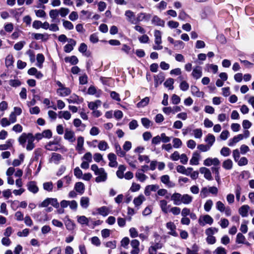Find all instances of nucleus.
Listing matches in <instances>:
<instances>
[{
  "instance_id": "29",
  "label": "nucleus",
  "mask_w": 254,
  "mask_h": 254,
  "mask_svg": "<svg viewBox=\"0 0 254 254\" xmlns=\"http://www.w3.org/2000/svg\"><path fill=\"white\" fill-rule=\"evenodd\" d=\"M191 91L193 95L198 97H203L204 94L203 92L200 91L198 88L196 86H191Z\"/></svg>"
},
{
  "instance_id": "37",
  "label": "nucleus",
  "mask_w": 254,
  "mask_h": 254,
  "mask_svg": "<svg viewBox=\"0 0 254 254\" xmlns=\"http://www.w3.org/2000/svg\"><path fill=\"white\" fill-rule=\"evenodd\" d=\"M101 104V102L100 100H96L95 102H90L88 103V108L94 111L97 109Z\"/></svg>"
},
{
  "instance_id": "12",
  "label": "nucleus",
  "mask_w": 254,
  "mask_h": 254,
  "mask_svg": "<svg viewBox=\"0 0 254 254\" xmlns=\"http://www.w3.org/2000/svg\"><path fill=\"white\" fill-rule=\"evenodd\" d=\"M202 72L201 67L199 66H196L193 68L191 75L193 78L196 79H198L202 76Z\"/></svg>"
},
{
  "instance_id": "56",
  "label": "nucleus",
  "mask_w": 254,
  "mask_h": 254,
  "mask_svg": "<svg viewBox=\"0 0 254 254\" xmlns=\"http://www.w3.org/2000/svg\"><path fill=\"white\" fill-rule=\"evenodd\" d=\"M231 150L227 147H223L220 150V154L224 157H227L230 155Z\"/></svg>"
},
{
  "instance_id": "52",
  "label": "nucleus",
  "mask_w": 254,
  "mask_h": 254,
  "mask_svg": "<svg viewBox=\"0 0 254 254\" xmlns=\"http://www.w3.org/2000/svg\"><path fill=\"white\" fill-rule=\"evenodd\" d=\"M246 240L245 237L241 233H239L236 237V242L238 244H244Z\"/></svg>"
},
{
  "instance_id": "18",
  "label": "nucleus",
  "mask_w": 254,
  "mask_h": 254,
  "mask_svg": "<svg viewBox=\"0 0 254 254\" xmlns=\"http://www.w3.org/2000/svg\"><path fill=\"white\" fill-rule=\"evenodd\" d=\"M63 159V157L61 154L57 153H53L50 159V162H53L56 164H58Z\"/></svg>"
},
{
  "instance_id": "59",
  "label": "nucleus",
  "mask_w": 254,
  "mask_h": 254,
  "mask_svg": "<svg viewBox=\"0 0 254 254\" xmlns=\"http://www.w3.org/2000/svg\"><path fill=\"white\" fill-rule=\"evenodd\" d=\"M218 232V229L214 227H211L205 230V234L207 236H212Z\"/></svg>"
},
{
  "instance_id": "13",
  "label": "nucleus",
  "mask_w": 254,
  "mask_h": 254,
  "mask_svg": "<svg viewBox=\"0 0 254 254\" xmlns=\"http://www.w3.org/2000/svg\"><path fill=\"white\" fill-rule=\"evenodd\" d=\"M161 181L162 183L165 184L169 188H173L175 185L174 183L170 180V177L167 175H163L160 178Z\"/></svg>"
},
{
  "instance_id": "9",
  "label": "nucleus",
  "mask_w": 254,
  "mask_h": 254,
  "mask_svg": "<svg viewBox=\"0 0 254 254\" xmlns=\"http://www.w3.org/2000/svg\"><path fill=\"white\" fill-rule=\"evenodd\" d=\"M199 172L201 174L204 175V177L207 180H212V176L210 170L204 167H201L199 169Z\"/></svg>"
},
{
  "instance_id": "15",
  "label": "nucleus",
  "mask_w": 254,
  "mask_h": 254,
  "mask_svg": "<svg viewBox=\"0 0 254 254\" xmlns=\"http://www.w3.org/2000/svg\"><path fill=\"white\" fill-rule=\"evenodd\" d=\"M182 196V195L179 193L175 192L173 193L171 196V199L173 201L174 204L176 205H181Z\"/></svg>"
},
{
  "instance_id": "10",
  "label": "nucleus",
  "mask_w": 254,
  "mask_h": 254,
  "mask_svg": "<svg viewBox=\"0 0 254 254\" xmlns=\"http://www.w3.org/2000/svg\"><path fill=\"white\" fill-rule=\"evenodd\" d=\"M108 158L109 160V165L111 167H116L118 166L117 161V156L113 153H110L108 155Z\"/></svg>"
},
{
  "instance_id": "28",
  "label": "nucleus",
  "mask_w": 254,
  "mask_h": 254,
  "mask_svg": "<svg viewBox=\"0 0 254 254\" xmlns=\"http://www.w3.org/2000/svg\"><path fill=\"white\" fill-rule=\"evenodd\" d=\"M71 114L67 111H62L59 112L58 117L60 119H64L69 120L71 118Z\"/></svg>"
},
{
  "instance_id": "5",
  "label": "nucleus",
  "mask_w": 254,
  "mask_h": 254,
  "mask_svg": "<svg viewBox=\"0 0 254 254\" xmlns=\"http://www.w3.org/2000/svg\"><path fill=\"white\" fill-rule=\"evenodd\" d=\"M220 163V161L217 158H207L203 161V164L206 166L211 165L217 166L219 165Z\"/></svg>"
},
{
  "instance_id": "61",
  "label": "nucleus",
  "mask_w": 254,
  "mask_h": 254,
  "mask_svg": "<svg viewBox=\"0 0 254 254\" xmlns=\"http://www.w3.org/2000/svg\"><path fill=\"white\" fill-rule=\"evenodd\" d=\"M46 149L49 150L57 151L58 149V147L56 146V144L53 142H50L46 145Z\"/></svg>"
},
{
  "instance_id": "21",
  "label": "nucleus",
  "mask_w": 254,
  "mask_h": 254,
  "mask_svg": "<svg viewBox=\"0 0 254 254\" xmlns=\"http://www.w3.org/2000/svg\"><path fill=\"white\" fill-rule=\"evenodd\" d=\"M135 176L138 181L142 183L144 182L148 178V177L143 172H141V170H137L135 173Z\"/></svg>"
},
{
  "instance_id": "24",
  "label": "nucleus",
  "mask_w": 254,
  "mask_h": 254,
  "mask_svg": "<svg viewBox=\"0 0 254 254\" xmlns=\"http://www.w3.org/2000/svg\"><path fill=\"white\" fill-rule=\"evenodd\" d=\"M57 93L61 96L65 97L71 93V90L69 88L66 87L59 88L57 89Z\"/></svg>"
},
{
  "instance_id": "35",
  "label": "nucleus",
  "mask_w": 254,
  "mask_h": 254,
  "mask_svg": "<svg viewBox=\"0 0 254 254\" xmlns=\"http://www.w3.org/2000/svg\"><path fill=\"white\" fill-rule=\"evenodd\" d=\"M192 197L190 195L188 194L182 195L181 204L184 203L185 204H188L192 201Z\"/></svg>"
},
{
  "instance_id": "31",
  "label": "nucleus",
  "mask_w": 254,
  "mask_h": 254,
  "mask_svg": "<svg viewBox=\"0 0 254 254\" xmlns=\"http://www.w3.org/2000/svg\"><path fill=\"white\" fill-rule=\"evenodd\" d=\"M91 220L90 218H88L85 216H78L77 217V222L82 225H86L87 226L89 225V222Z\"/></svg>"
},
{
  "instance_id": "7",
  "label": "nucleus",
  "mask_w": 254,
  "mask_h": 254,
  "mask_svg": "<svg viewBox=\"0 0 254 254\" xmlns=\"http://www.w3.org/2000/svg\"><path fill=\"white\" fill-rule=\"evenodd\" d=\"M159 204L163 213L167 214L169 212L171 205L168 204V202L166 200L163 199L160 200Z\"/></svg>"
},
{
  "instance_id": "45",
  "label": "nucleus",
  "mask_w": 254,
  "mask_h": 254,
  "mask_svg": "<svg viewBox=\"0 0 254 254\" xmlns=\"http://www.w3.org/2000/svg\"><path fill=\"white\" fill-rule=\"evenodd\" d=\"M174 80L173 78H169L167 79L164 82V85L166 87H167L170 90H173L174 89L173 84Z\"/></svg>"
},
{
  "instance_id": "8",
  "label": "nucleus",
  "mask_w": 254,
  "mask_h": 254,
  "mask_svg": "<svg viewBox=\"0 0 254 254\" xmlns=\"http://www.w3.org/2000/svg\"><path fill=\"white\" fill-rule=\"evenodd\" d=\"M28 190L33 193H36L39 191L37 183L35 181H30L27 185Z\"/></svg>"
},
{
  "instance_id": "51",
  "label": "nucleus",
  "mask_w": 254,
  "mask_h": 254,
  "mask_svg": "<svg viewBox=\"0 0 254 254\" xmlns=\"http://www.w3.org/2000/svg\"><path fill=\"white\" fill-rule=\"evenodd\" d=\"M59 12L57 9H52L49 12V15L51 18L52 19V21L54 22L55 19L59 16Z\"/></svg>"
},
{
  "instance_id": "26",
  "label": "nucleus",
  "mask_w": 254,
  "mask_h": 254,
  "mask_svg": "<svg viewBox=\"0 0 254 254\" xmlns=\"http://www.w3.org/2000/svg\"><path fill=\"white\" fill-rule=\"evenodd\" d=\"M152 23L157 26L164 27L165 21L160 18L158 16L155 15L152 19Z\"/></svg>"
},
{
  "instance_id": "32",
  "label": "nucleus",
  "mask_w": 254,
  "mask_h": 254,
  "mask_svg": "<svg viewBox=\"0 0 254 254\" xmlns=\"http://www.w3.org/2000/svg\"><path fill=\"white\" fill-rule=\"evenodd\" d=\"M80 204L81 206L84 209H86L89 205V198L87 196H82L80 198Z\"/></svg>"
},
{
  "instance_id": "23",
  "label": "nucleus",
  "mask_w": 254,
  "mask_h": 254,
  "mask_svg": "<svg viewBox=\"0 0 254 254\" xmlns=\"http://www.w3.org/2000/svg\"><path fill=\"white\" fill-rule=\"evenodd\" d=\"M250 208V206L248 205H244L239 208V212L243 217H246L248 216V213Z\"/></svg>"
},
{
  "instance_id": "64",
  "label": "nucleus",
  "mask_w": 254,
  "mask_h": 254,
  "mask_svg": "<svg viewBox=\"0 0 254 254\" xmlns=\"http://www.w3.org/2000/svg\"><path fill=\"white\" fill-rule=\"evenodd\" d=\"M173 147L175 148H178L182 146V142L180 139L175 138L173 140Z\"/></svg>"
},
{
  "instance_id": "6",
  "label": "nucleus",
  "mask_w": 254,
  "mask_h": 254,
  "mask_svg": "<svg viewBox=\"0 0 254 254\" xmlns=\"http://www.w3.org/2000/svg\"><path fill=\"white\" fill-rule=\"evenodd\" d=\"M64 138L69 142L73 143L75 140V133L73 131L66 128L65 130Z\"/></svg>"
},
{
  "instance_id": "1",
  "label": "nucleus",
  "mask_w": 254,
  "mask_h": 254,
  "mask_svg": "<svg viewBox=\"0 0 254 254\" xmlns=\"http://www.w3.org/2000/svg\"><path fill=\"white\" fill-rule=\"evenodd\" d=\"M91 169L94 172V174L97 177L95 178L96 182L99 183L104 182L107 179V173L103 168H99L96 164H93L91 166Z\"/></svg>"
},
{
  "instance_id": "38",
  "label": "nucleus",
  "mask_w": 254,
  "mask_h": 254,
  "mask_svg": "<svg viewBox=\"0 0 254 254\" xmlns=\"http://www.w3.org/2000/svg\"><path fill=\"white\" fill-rule=\"evenodd\" d=\"M115 151L117 154L121 157H125L126 156V152L124 150H122L120 145L118 143L115 144Z\"/></svg>"
},
{
  "instance_id": "43",
  "label": "nucleus",
  "mask_w": 254,
  "mask_h": 254,
  "mask_svg": "<svg viewBox=\"0 0 254 254\" xmlns=\"http://www.w3.org/2000/svg\"><path fill=\"white\" fill-rule=\"evenodd\" d=\"M97 211L100 215L103 216H106L109 213V209L106 206H102L98 208Z\"/></svg>"
},
{
  "instance_id": "33",
  "label": "nucleus",
  "mask_w": 254,
  "mask_h": 254,
  "mask_svg": "<svg viewBox=\"0 0 254 254\" xmlns=\"http://www.w3.org/2000/svg\"><path fill=\"white\" fill-rule=\"evenodd\" d=\"M37 64L36 65L40 68H41L43 66V63L45 61V58L42 54H38L36 57Z\"/></svg>"
},
{
  "instance_id": "27",
  "label": "nucleus",
  "mask_w": 254,
  "mask_h": 254,
  "mask_svg": "<svg viewBox=\"0 0 254 254\" xmlns=\"http://www.w3.org/2000/svg\"><path fill=\"white\" fill-rule=\"evenodd\" d=\"M14 58L11 54L8 55L5 60V65L7 67H11L14 63Z\"/></svg>"
},
{
  "instance_id": "60",
  "label": "nucleus",
  "mask_w": 254,
  "mask_h": 254,
  "mask_svg": "<svg viewBox=\"0 0 254 254\" xmlns=\"http://www.w3.org/2000/svg\"><path fill=\"white\" fill-rule=\"evenodd\" d=\"M34 38L36 40H46L48 38L47 35H44L40 33H35L33 34Z\"/></svg>"
},
{
  "instance_id": "19",
  "label": "nucleus",
  "mask_w": 254,
  "mask_h": 254,
  "mask_svg": "<svg viewBox=\"0 0 254 254\" xmlns=\"http://www.w3.org/2000/svg\"><path fill=\"white\" fill-rule=\"evenodd\" d=\"M151 17V15L149 13L140 12L137 14V20L138 21H148Z\"/></svg>"
},
{
  "instance_id": "17",
  "label": "nucleus",
  "mask_w": 254,
  "mask_h": 254,
  "mask_svg": "<svg viewBox=\"0 0 254 254\" xmlns=\"http://www.w3.org/2000/svg\"><path fill=\"white\" fill-rule=\"evenodd\" d=\"M68 44H66L64 47V51L66 53H70L73 49V47L76 45V41L73 39H70L68 40Z\"/></svg>"
},
{
  "instance_id": "63",
  "label": "nucleus",
  "mask_w": 254,
  "mask_h": 254,
  "mask_svg": "<svg viewBox=\"0 0 254 254\" xmlns=\"http://www.w3.org/2000/svg\"><path fill=\"white\" fill-rule=\"evenodd\" d=\"M9 84L13 87H17L21 85V82L17 79H11L8 81Z\"/></svg>"
},
{
  "instance_id": "44",
  "label": "nucleus",
  "mask_w": 254,
  "mask_h": 254,
  "mask_svg": "<svg viewBox=\"0 0 254 254\" xmlns=\"http://www.w3.org/2000/svg\"><path fill=\"white\" fill-rule=\"evenodd\" d=\"M98 147L101 151H105L109 148V145L106 141L101 140L99 141Z\"/></svg>"
},
{
  "instance_id": "42",
  "label": "nucleus",
  "mask_w": 254,
  "mask_h": 254,
  "mask_svg": "<svg viewBox=\"0 0 254 254\" xmlns=\"http://www.w3.org/2000/svg\"><path fill=\"white\" fill-rule=\"evenodd\" d=\"M29 138V133H23L18 138L19 143L24 146L26 141Z\"/></svg>"
},
{
  "instance_id": "4",
  "label": "nucleus",
  "mask_w": 254,
  "mask_h": 254,
  "mask_svg": "<svg viewBox=\"0 0 254 254\" xmlns=\"http://www.w3.org/2000/svg\"><path fill=\"white\" fill-rule=\"evenodd\" d=\"M166 228L169 230L168 234L174 237H177L178 234L176 232V226L172 222H169L166 224Z\"/></svg>"
},
{
  "instance_id": "62",
  "label": "nucleus",
  "mask_w": 254,
  "mask_h": 254,
  "mask_svg": "<svg viewBox=\"0 0 254 254\" xmlns=\"http://www.w3.org/2000/svg\"><path fill=\"white\" fill-rule=\"evenodd\" d=\"M82 160L88 162H91L92 160V154L90 152L86 153L82 158Z\"/></svg>"
},
{
  "instance_id": "20",
  "label": "nucleus",
  "mask_w": 254,
  "mask_h": 254,
  "mask_svg": "<svg viewBox=\"0 0 254 254\" xmlns=\"http://www.w3.org/2000/svg\"><path fill=\"white\" fill-rule=\"evenodd\" d=\"M34 140V136L31 133H29V138L27 140V145L26 146V149L27 150H31L35 147V145L33 143Z\"/></svg>"
},
{
  "instance_id": "22",
  "label": "nucleus",
  "mask_w": 254,
  "mask_h": 254,
  "mask_svg": "<svg viewBox=\"0 0 254 254\" xmlns=\"http://www.w3.org/2000/svg\"><path fill=\"white\" fill-rule=\"evenodd\" d=\"M74 190L80 194H82L85 190L84 185L81 182H77L75 184Z\"/></svg>"
},
{
  "instance_id": "39",
  "label": "nucleus",
  "mask_w": 254,
  "mask_h": 254,
  "mask_svg": "<svg viewBox=\"0 0 254 254\" xmlns=\"http://www.w3.org/2000/svg\"><path fill=\"white\" fill-rule=\"evenodd\" d=\"M233 165L232 161L230 159H228L223 162L222 167L226 170H231L233 167Z\"/></svg>"
},
{
  "instance_id": "3",
  "label": "nucleus",
  "mask_w": 254,
  "mask_h": 254,
  "mask_svg": "<svg viewBox=\"0 0 254 254\" xmlns=\"http://www.w3.org/2000/svg\"><path fill=\"white\" fill-rule=\"evenodd\" d=\"M84 139L82 136H79L77 138V145L75 147L76 150L78 152L79 154H82L84 150Z\"/></svg>"
},
{
  "instance_id": "57",
  "label": "nucleus",
  "mask_w": 254,
  "mask_h": 254,
  "mask_svg": "<svg viewBox=\"0 0 254 254\" xmlns=\"http://www.w3.org/2000/svg\"><path fill=\"white\" fill-rule=\"evenodd\" d=\"M141 122L142 125L145 128H149L151 125V122L146 118H143L141 119Z\"/></svg>"
},
{
  "instance_id": "40",
  "label": "nucleus",
  "mask_w": 254,
  "mask_h": 254,
  "mask_svg": "<svg viewBox=\"0 0 254 254\" xmlns=\"http://www.w3.org/2000/svg\"><path fill=\"white\" fill-rule=\"evenodd\" d=\"M125 15L128 21L131 22H133L135 17V15L133 12L130 10H127L125 12Z\"/></svg>"
},
{
  "instance_id": "49",
  "label": "nucleus",
  "mask_w": 254,
  "mask_h": 254,
  "mask_svg": "<svg viewBox=\"0 0 254 254\" xmlns=\"http://www.w3.org/2000/svg\"><path fill=\"white\" fill-rule=\"evenodd\" d=\"M192 133L195 138L200 139L202 136V130L201 128L194 129Z\"/></svg>"
},
{
  "instance_id": "46",
  "label": "nucleus",
  "mask_w": 254,
  "mask_h": 254,
  "mask_svg": "<svg viewBox=\"0 0 254 254\" xmlns=\"http://www.w3.org/2000/svg\"><path fill=\"white\" fill-rule=\"evenodd\" d=\"M202 219L204 223H202V225H204L205 224L211 225L213 222V218L209 215H205L202 217Z\"/></svg>"
},
{
  "instance_id": "41",
  "label": "nucleus",
  "mask_w": 254,
  "mask_h": 254,
  "mask_svg": "<svg viewBox=\"0 0 254 254\" xmlns=\"http://www.w3.org/2000/svg\"><path fill=\"white\" fill-rule=\"evenodd\" d=\"M144 200V196L143 195H140L138 197L134 198L133 203L135 206H138L140 205Z\"/></svg>"
},
{
  "instance_id": "30",
  "label": "nucleus",
  "mask_w": 254,
  "mask_h": 254,
  "mask_svg": "<svg viewBox=\"0 0 254 254\" xmlns=\"http://www.w3.org/2000/svg\"><path fill=\"white\" fill-rule=\"evenodd\" d=\"M215 141V136L210 133L208 134L205 139V141L207 142V144L210 147L213 145Z\"/></svg>"
},
{
  "instance_id": "11",
  "label": "nucleus",
  "mask_w": 254,
  "mask_h": 254,
  "mask_svg": "<svg viewBox=\"0 0 254 254\" xmlns=\"http://www.w3.org/2000/svg\"><path fill=\"white\" fill-rule=\"evenodd\" d=\"M69 103L79 104L83 102V99L80 98L75 94L71 95L68 99H66Z\"/></svg>"
},
{
  "instance_id": "55",
  "label": "nucleus",
  "mask_w": 254,
  "mask_h": 254,
  "mask_svg": "<svg viewBox=\"0 0 254 254\" xmlns=\"http://www.w3.org/2000/svg\"><path fill=\"white\" fill-rule=\"evenodd\" d=\"M43 188L48 191H52L53 189V184L52 182H46L43 184Z\"/></svg>"
},
{
  "instance_id": "2",
  "label": "nucleus",
  "mask_w": 254,
  "mask_h": 254,
  "mask_svg": "<svg viewBox=\"0 0 254 254\" xmlns=\"http://www.w3.org/2000/svg\"><path fill=\"white\" fill-rule=\"evenodd\" d=\"M155 43L153 46V49L155 50H160L162 49L163 47L161 45L162 43V33L160 31L155 30L154 31Z\"/></svg>"
},
{
  "instance_id": "50",
  "label": "nucleus",
  "mask_w": 254,
  "mask_h": 254,
  "mask_svg": "<svg viewBox=\"0 0 254 254\" xmlns=\"http://www.w3.org/2000/svg\"><path fill=\"white\" fill-rule=\"evenodd\" d=\"M65 62H69L71 64L74 65L77 64L78 60L76 56H72L70 57L65 58Z\"/></svg>"
},
{
  "instance_id": "48",
  "label": "nucleus",
  "mask_w": 254,
  "mask_h": 254,
  "mask_svg": "<svg viewBox=\"0 0 254 254\" xmlns=\"http://www.w3.org/2000/svg\"><path fill=\"white\" fill-rule=\"evenodd\" d=\"M149 102V98L148 97H146L142 99L137 104V107L138 108H142L146 106Z\"/></svg>"
},
{
  "instance_id": "16",
  "label": "nucleus",
  "mask_w": 254,
  "mask_h": 254,
  "mask_svg": "<svg viewBox=\"0 0 254 254\" xmlns=\"http://www.w3.org/2000/svg\"><path fill=\"white\" fill-rule=\"evenodd\" d=\"M159 187L157 185H148L145 187L144 194L146 196H149L150 195L151 191H156L159 189Z\"/></svg>"
},
{
  "instance_id": "14",
  "label": "nucleus",
  "mask_w": 254,
  "mask_h": 254,
  "mask_svg": "<svg viewBox=\"0 0 254 254\" xmlns=\"http://www.w3.org/2000/svg\"><path fill=\"white\" fill-rule=\"evenodd\" d=\"M200 158V155L198 152H194L192 154L191 158L190 161V164L191 165H197L199 164V161Z\"/></svg>"
},
{
  "instance_id": "36",
  "label": "nucleus",
  "mask_w": 254,
  "mask_h": 254,
  "mask_svg": "<svg viewBox=\"0 0 254 254\" xmlns=\"http://www.w3.org/2000/svg\"><path fill=\"white\" fill-rule=\"evenodd\" d=\"M164 80V76L162 74H159L154 76L155 85L157 87L161 84Z\"/></svg>"
},
{
  "instance_id": "34",
  "label": "nucleus",
  "mask_w": 254,
  "mask_h": 254,
  "mask_svg": "<svg viewBox=\"0 0 254 254\" xmlns=\"http://www.w3.org/2000/svg\"><path fill=\"white\" fill-rule=\"evenodd\" d=\"M126 168L124 165H121L119 166L118 170L116 172V175L119 179H123L124 177V172Z\"/></svg>"
},
{
  "instance_id": "53",
  "label": "nucleus",
  "mask_w": 254,
  "mask_h": 254,
  "mask_svg": "<svg viewBox=\"0 0 254 254\" xmlns=\"http://www.w3.org/2000/svg\"><path fill=\"white\" fill-rule=\"evenodd\" d=\"M250 135V132L248 130H245L243 134H239L237 135L239 139L242 140L244 138H248Z\"/></svg>"
},
{
  "instance_id": "54",
  "label": "nucleus",
  "mask_w": 254,
  "mask_h": 254,
  "mask_svg": "<svg viewBox=\"0 0 254 254\" xmlns=\"http://www.w3.org/2000/svg\"><path fill=\"white\" fill-rule=\"evenodd\" d=\"M213 201L211 199L207 200L204 205V209L206 212H209L213 205Z\"/></svg>"
},
{
  "instance_id": "58",
  "label": "nucleus",
  "mask_w": 254,
  "mask_h": 254,
  "mask_svg": "<svg viewBox=\"0 0 254 254\" xmlns=\"http://www.w3.org/2000/svg\"><path fill=\"white\" fill-rule=\"evenodd\" d=\"M167 5V2L164 0H162L156 5V7L158 10L162 11L166 8Z\"/></svg>"
},
{
  "instance_id": "47",
  "label": "nucleus",
  "mask_w": 254,
  "mask_h": 254,
  "mask_svg": "<svg viewBox=\"0 0 254 254\" xmlns=\"http://www.w3.org/2000/svg\"><path fill=\"white\" fill-rule=\"evenodd\" d=\"M65 225L66 229L69 231L74 230L75 227V224L70 219H68L65 222Z\"/></svg>"
},
{
  "instance_id": "25",
  "label": "nucleus",
  "mask_w": 254,
  "mask_h": 254,
  "mask_svg": "<svg viewBox=\"0 0 254 254\" xmlns=\"http://www.w3.org/2000/svg\"><path fill=\"white\" fill-rule=\"evenodd\" d=\"M199 248L197 245L194 244L191 247V249L187 248L186 249V254H198Z\"/></svg>"
}]
</instances>
